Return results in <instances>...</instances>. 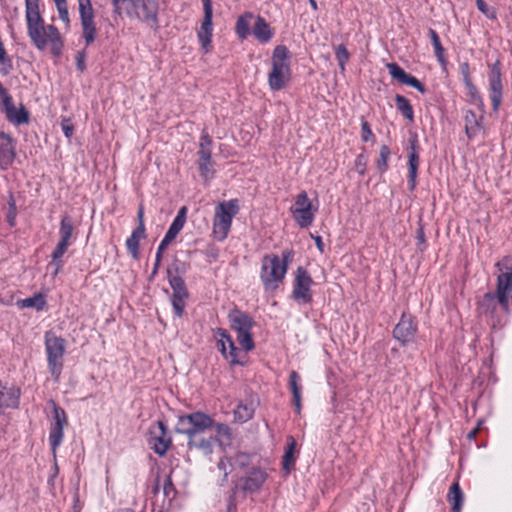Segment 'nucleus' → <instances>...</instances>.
Listing matches in <instances>:
<instances>
[{
	"instance_id": "9b49d317",
	"label": "nucleus",
	"mask_w": 512,
	"mask_h": 512,
	"mask_svg": "<svg viewBox=\"0 0 512 512\" xmlns=\"http://www.w3.org/2000/svg\"><path fill=\"white\" fill-rule=\"evenodd\" d=\"M172 438L168 428L162 421H157L150 425L148 433V444L150 448L158 455L163 456L169 449Z\"/></svg>"
},
{
	"instance_id": "4d7b16f0",
	"label": "nucleus",
	"mask_w": 512,
	"mask_h": 512,
	"mask_svg": "<svg viewBox=\"0 0 512 512\" xmlns=\"http://www.w3.org/2000/svg\"><path fill=\"white\" fill-rule=\"evenodd\" d=\"M85 52L82 51V52H79L76 56V61H77V67L80 71H83L85 69Z\"/></svg>"
},
{
	"instance_id": "39448f33",
	"label": "nucleus",
	"mask_w": 512,
	"mask_h": 512,
	"mask_svg": "<svg viewBox=\"0 0 512 512\" xmlns=\"http://www.w3.org/2000/svg\"><path fill=\"white\" fill-rule=\"evenodd\" d=\"M213 426L214 420L212 417L203 412H193L178 417L175 431L186 435L188 437V445H192L194 443V438L198 434L212 428Z\"/></svg>"
},
{
	"instance_id": "dca6fc26",
	"label": "nucleus",
	"mask_w": 512,
	"mask_h": 512,
	"mask_svg": "<svg viewBox=\"0 0 512 512\" xmlns=\"http://www.w3.org/2000/svg\"><path fill=\"white\" fill-rule=\"evenodd\" d=\"M266 479L265 470L253 467L239 480V487L245 492L254 493L262 487Z\"/></svg>"
},
{
	"instance_id": "7ed1b4c3",
	"label": "nucleus",
	"mask_w": 512,
	"mask_h": 512,
	"mask_svg": "<svg viewBox=\"0 0 512 512\" xmlns=\"http://www.w3.org/2000/svg\"><path fill=\"white\" fill-rule=\"evenodd\" d=\"M290 76V53L285 46L279 45L275 47L271 57V71L268 74L270 89L281 90L289 82Z\"/></svg>"
},
{
	"instance_id": "4468645a",
	"label": "nucleus",
	"mask_w": 512,
	"mask_h": 512,
	"mask_svg": "<svg viewBox=\"0 0 512 512\" xmlns=\"http://www.w3.org/2000/svg\"><path fill=\"white\" fill-rule=\"evenodd\" d=\"M214 337L217 342V347L224 358L230 364H239L240 360L237 348L227 331L219 328L214 332Z\"/></svg>"
},
{
	"instance_id": "a878e982",
	"label": "nucleus",
	"mask_w": 512,
	"mask_h": 512,
	"mask_svg": "<svg viewBox=\"0 0 512 512\" xmlns=\"http://www.w3.org/2000/svg\"><path fill=\"white\" fill-rule=\"evenodd\" d=\"M146 236L145 228L137 227L132 231L130 237L126 240V247L133 258H138L139 255V243L141 239Z\"/></svg>"
},
{
	"instance_id": "603ef678",
	"label": "nucleus",
	"mask_w": 512,
	"mask_h": 512,
	"mask_svg": "<svg viewBox=\"0 0 512 512\" xmlns=\"http://www.w3.org/2000/svg\"><path fill=\"white\" fill-rule=\"evenodd\" d=\"M403 84L411 86V87L417 89L421 93H425V91H426L423 84L417 78H415L414 76H412L410 74L407 75L406 80Z\"/></svg>"
},
{
	"instance_id": "49530a36",
	"label": "nucleus",
	"mask_w": 512,
	"mask_h": 512,
	"mask_svg": "<svg viewBox=\"0 0 512 512\" xmlns=\"http://www.w3.org/2000/svg\"><path fill=\"white\" fill-rule=\"evenodd\" d=\"M56 4V7H57V11H58V14H59V18L67 25L69 26L70 24V18H69V13H68V8H67V0L66 1H61V2H58V3H55Z\"/></svg>"
},
{
	"instance_id": "aec40b11",
	"label": "nucleus",
	"mask_w": 512,
	"mask_h": 512,
	"mask_svg": "<svg viewBox=\"0 0 512 512\" xmlns=\"http://www.w3.org/2000/svg\"><path fill=\"white\" fill-rule=\"evenodd\" d=\"M186 210V207H182L178 211L176 217L174 218L172 224L170 225L168 231L160 243V252L165 251V249L170 245V243L176 238L178 233L184 227L186 221Z\"/></svg>"
},
{
	"instance_id": "4be33fe9",
	"label": "nucleus",
	"mask_w": 512,
	"mask_h": 512,
	"mask_svg": "<svg viewBox=\"0 0 512 512\" xmlns=\"http://www.w3.org/2000/svg\"><path fill=\"white\" fill-rule=\"evenodd\" d=\"M229 321L231 328L237 332V334L245 333L251 330L252 328V319L240 312L233 311L229 314Z\"/></svg>"
},
{
	"instance_id": "393cba45",
	"label": "nucleus",
	"mask_w": 512,
	"mask_h": 512,
	"mask_svg": "<svg viewBox=\"0 0 512 512\" xmlns=\"http://www.w3.org/2000/svg\"><path fill=\"white\" fill-rule=\"evenodd\" d=\"M447 501L451 505L452 512H461L464 502V495L458 482H454L451 485L447 494Z\"/></svg>"
},
{
	"instance_id": "2eb2a0df",
	"label": "nucleus",
	"mask_w": 512,
	"mask_h": 512,
	"mask_svg": "<svg viewBox=\"0 0 512 512\" xmlns=\"http://www.w3.org/2000/svg\"><path fill=\"white\" fill-rule=\"evenodd\" d=\"M416 332L417 326L412 317L403 313L400 321L394 328L393 334L395 339L400 341L402 345H407L414 341Z\"/></svg>"
},
{
	"instance_id": "f03ea898",
	"label": "nucleus",
	"mask_w": 512,
	"mask_h": 512,
	"mask_svg": "<svg viewBox=\"0 0 512 512\" xmlns=\"http://www.w3.org/2000/svg\"><path fill=\"white\" fill-rule=\"evenodd\" d=\"M293 256L294 252L286 249L282 251L281 257L277 254H267L262 258L260 279L265 290L274 291L279 287L286 276Z\"/></svg>"
},
{
	"instance_id": "e433bc0d",
	"label": "nucleus",
	"mask_w": 512,
	"mask_h": 512,
	"mask_svg": "<svg viewBox=\"0 0 512 512\" xmlns=\"http://www.w3.org/2000/svg\"><path fill=\"white\" fill-rule=\"evenodd\" d=\"M49 403L53 408V423L51 425L65 427L68 423L66 412L53 400H51Z\"/></svg>"
},
{
	"instance_id": "0e129e2a",
	"label": "nucleus",
	"mask_w": 512,
	"mask_h": 512,
	"mask_svg": "<svg viewBox=\"0 0 512 512\" xmlns=\"http://www.w3.org/2000/svg\"><path fill=\"white\" fill-rule=\"evenodd\" d=\"M202 2L204 11L213 12L212 0H202Z\"/></svg>"
},
{
	"instance_id": "09e8293b",
	"label": "nucleus",
	"mask_w": 512,
	"mask_h": 512,
	"mask_svg": "<svg viewBox=\"0 0 512 512\" xmlns=\"http://www.w3.org/2000/svg\"><path fill=\"white\" fill-rule=\"evenodd\" d=\"M211 167V158H208L207 160L199 158V170L201 172L202 177L207 179L212 175Z\"/></svg>"
},
{
	"instance_id": "a211bd4d",
	"label": "nucleus",
	"mask_w": 512,
	"mask_h": 512,
	"mask_svg": "<svg viewBox=\"0 0 512 512\" xmlns=\"http://www.w3.org/2000/svg\"><path fill=\"white\" fill-rule=\"evenodd\" d=\"M489 90L493 110L497 111L502 102L501 69L499 63L493 64L489 75Z\"/></svg>"
},
{
	"instance_id": "72a5a7b5",
	"label": "nucleus",
	"mask_w": 512,
	"mask_h": 512,
	"mask_svg": "<svg viewBox=\"0 0 512 512\" xmlns=\"http://www.w3.org/2000/svg\"><path fill=\"white\" fill-rule=\"evenodd\" d=\"M252 18V13H246L238 18L236 22V33L241 39H245L248 36L250 20Z\"/></svg>"
},
{
	"instance_id": "412c9836",
	"label": "nucleus",
	"mask_w": 512,
	"mask_h": 512,
	"mask_svg": "<svg viewBox=\"0 0 512 512\" xmlns=\"http://www.w3.org/2000/svg\"><path fill=\"white\" fill-rule=\"evenodd\" d=\"M15 158V146L13 139L0 132V169H7Z\"/></svg>"
},
{
	"instance_id": "1a4fd4ad",
	"label": "nucleus",
	"mask_w": 512,
	"mask_h": 512,
	"mask_svg": "<svg viewBox=\"0 0 512 512\" xmlns=\"http://www.w3.org/2000/svg\"><path fill=\"white\" fill-rule=\"evenodd\" d=\"M290 212L299 227L308 228L314 221L317 207L313 206L308 194L302 191L295 196Z\"/></svg>"
},
{
	"instance_id": "7c9ffc66",
	"label": "nucleus",
	"mask_w": 512,
	"mask_h": 512,
	"mask_svg": "<svg viewBox=\"0 0 512 512\" xmlns=\"http://www.w3.org/2000/svg\"><path fill=\"white\" fill-rule=\"evenodd\" d=\"M64 437V427L51 425L49 432V443L53 454H56L57 448L61 445Z\"/></svg>"
},
{
	"instance_id": "0eeeda50",
	"label": "nucleus",
	"mask_w": 512,
	"mask_h": 512,
	"mask_svg": "<svg viewBox=\"0 0 512 512\" xmlns=\"http://www.w3.org/2000/svg\"><path fill=\"white\" fill-rule=\"evenodd\" d=\"M239 212L238 200L232 199L228 201L220 202L215 207V214L213 218V234L219 241H223L227 238L232 219Z\"/></svg>"
},
{
	"instance_id": "ddd939ff",
	"label": "nucleus",
	"mask_w": 512,
	"mask_h": 512,
	"mask_svg": "<svg viewBox=\"0 0 512 512\" xmlns=\"http://www.w3.org/2000/svg\"><path fill=\"white\" fill-rule=\"evenodd\" d=\"M313 280L310 274L302 267H298L295 272L293 282V298L301 303H309L312 300L311 286Z\"/></svg>"
},
{
	"instance_id": "680f3d73",
	"label": "nucleus",
	"mask_w": 512,
	"mask_h": 512,
	"mask_svg": "<svg viewBox=\"0 0 512 512\" xmlns=\"http://www.w3.org/2000/svg\"><path fill=\"white\" fill-rule=\"evenodd\" d=\"M11 95L7 91V89L0 82V105L6 100V97H10Z\"/></svg>"
},
{
	"instance_id": "6e6d98bb",
	"label": "nucleus",
	"mask_w": 512,
	"mask_h": 512,
	"mask_svg": "<svg viewBox=\"0 0 512 512\" xmlns=\"http://www.w3.org/2000/svg\"><path fill=\"white\" fill-rule=\"evenodd\" d=\"M61 128L64 135L70 138L73 135L74 127L69 119H63L61 122Z\"/></svg>"
},
{
	"instance_id": "cd10ccee",
	"label": "nucleus",
	"mask_w": 512,
	"mask_h": 512,
	"mask_svg": "<svg viewBox=\"0 0 512 512\" xmlns=\"http://www.w3.org/2000/svg\"><path fill=\"white\" fill-rule=\"evenodd\" d=\"M419 166V156L415 150L414 145L411 147V152L409 154V188L410 190H414L416 187V178H417V170Z\"/></svg>"
},
{
	"instance_id": "338daca9",
	"label": "nucleus",
	"mask_w": 512,
	"mask_h": 512,
	"mask_svg": "<svg viewBox=\"0 0 512 512\" xmlns=\"http://www.w3.org/2000/svg\"><path fill=\"white\" fill-rule=\"evenodd\" d=\"M468 92H469L471 97H473V98L477 97V90H476L475 86H474V90L473 89H468Z\"/></svg>"
},
{
	"instance_id": "a19ab883",
	"label": "nucleus",
	"mask_w": 512,
	"mask_h": 512,
	"mask_svg": "<svg viewBox=\"0 0 512 512\" xmlns=\"http://www.w3.org/2000/svg\"><path fill=\"white\" fill-rule=\"evenodd\" d=\"M214 443V438L209 437L207 439H202L198 441L196 437L194 438V443L192 445H189L190 447H195L201 449L205 454H211L212 453V447Z\"/></svg>"
},
{
	"instance_id": "37998d69",
	"label": "nucleus",
	"mask_w": 512,
	"mask_h": 512,
	"mask_svg": "<svg viewBox=\"0 0 512 512\" xmlns=\"http://www.w3.org/2000/svg\"><path fill=\"white\" fill-rule=\"evenodd\" d=\"M336 58H337L340 69L342 71H344L345 64L349 59V52L344 45H339L336 48Z\"/></svg>"
},
{
	"instance_id": "6ab92c4d",
	"label": "nucleus",
	"mask_w": 512,
	"mask_h": 512,
	"mask_svg": "<svg viewBox=\"0 0 512 512\" xmlns=\"http://www.w3.org/2000/svg\"><path fill=\"white\" fill-rule=\"evenodd\" d=\"M21 391L15 385L0 383V414L5 409H14L19 405Z\"/></svg>"
},
{
	"instance_id": "473e14b6",
	"label": "nucleus",
	"mask_w": 512,
	"mask_h": 512,
	"mask_svg": "<svg viewBox=\"0 0 512 512\" xmlns=\"http://www.w3.org/2000/svg\"><path fill=\"white\" fill-rule=\"evenodd\" d=\"M295 448H296L295 439L292 436L288 437L287 438V447L285 450V454L283 456V467L287 471H289L290 467L295 462V458H294Z\"/></svg>"
},
{
	"instance_id": "c756f323",
	"label": "nucleus",
	"mask_w": 512,
	"mask_h": 512,
	"mask_svg": "<svg viewBox=\"0 0 512 512\" xmlns=\"http://www.w3.org/2000/svg\"><path fill=\"white\" fill-rule=\"evenodd\" d=\"M215 432L217 441L221 446H229L233 439V434L231 428L224 423H217L215 425Z\"/></svg>"
},
{
	"instance_id": "bf43d9fd",
	"label": "nucleus",
	"mask_w": 512,
	"mask_h": 512,
	"mask_svg": "<svg viewBox=\"0 0 512 512\" xmlns=\"http://www.w3.org/2000/svg\"><path fill=\"white\" fill-rule=\"evenodd\" d=\"M162 253L163 252H160V246H159L157 249V253H156V259H155L154 269H153V273H152L153 275L157 273V270H158L160 262H161Z\"/></svg>"
},
{
	"instance_id": "de8ad7c7",
	"label": "nucleus",
	"mask_w": 512,
	"mask_h": 512,
	"mask_svg": "<svg viewBox=\"0 0 512 512\" xmlns=\"http://www.w3.org/2000/svg\"><path fill=\"white\" fill-rule=\"evenodd\" d=\"M250 463V455L246 453H237L233 459V465L234 467L244 468L248 466Z\"/></svg>"
},
{
	"instance_id": "4c0bfd02",
	"label": "nucleus",
	"mask_w": 512,
	"mask_h": 512,
	"mask_svg": "<svg viewBox=\"0 0 512 512\" xmlns=\"http://www.w3.org/2000/svg\"><path fill=\"white\" fill-rule=\"evenodd\" d=\"M211 138L208 134H203L200 138V147L198 151L199 158L203 160H207L208 158H211Z\"/></svg>"
},
{
	"instance_id": "864d4df0",
	"label": "nucleus",
	"mask_w": 512,
	"mask_h": 512,
	"mask_svg": "<svg viewBox=\"0 0 512 512\" xmlns=\"http://www.w3.org/2000/svg\"><path fill=\"white\" fill-rule=\"evenodd\" d=\"M367 159L363 154H359L355 159V169L360 174L363 175L366 170Z\"/></svg>"
},
{
	"instance_id": "c85d7f7f",
	"label": "nucleus",
	"mask_w": 512,
	"mask_h": 512,
	"mask_svg": "<svg viewBox=\"0 0 512 512\" xmlns=\"http://www.w3.org/2000/svg\"><path fill=\"white\" fill-rule=\"evenodd\" d=\"M187 298V291H176L172 293L171 303L173 306L174 313L177 317H181L183 315Z\"/></svg>"
},
{
	"instance_id": "13d9d810",
	"label": "nucleus",
	"mask_w": 512,
	"mask_h": 512,
	"mask_svg": "<svg viewBox=\"0 0 512 512\" xmlns=\"http://www.w3.org/2000/svg\"><path fill=\"white\" fill-rule=\"evenodd\" d=\"M9 207H10V211H9V222L11 225H14V218H15V214H16V206H15V202L14 200L11 199V201L9 202Z\"/></svg>"
},
{
	"instance_id": "2f4dec72",
	"label": "nucleus",
	"mask_w": 512,
	"mask_h": 512,
	"mask_svg": "<svg viewBox=\"0 0 512 512\" xmlns=\"http://www.w3.org/2000/svg\"><path fill=\"white\" fill-rule=\"evenodd\" d=\"M234 420L239 423H244L253 417L254 409L251 405L239 404L234 409Z\"/></svg>"
},
{
	"instance_id": "ea45409f",
	"label": "nucleus",
	"mask_w": 512,
	"mask_h": 512,
	"mask_svg": "<svg viewBox=\"0 0 512 512\" xmlns=\"http://www.w3.org/2000/svg\"><path fill=\"white\" fill-rule=\"evenodd\" d=\"M387 69L392 78L404 83L408 73H406L398 64L389 63L387 64Z\"/></svg>"
},
{
	"instance_id": "69168bd1",
	"label": "nucleus",
	"mask_w": 512,
	"mask_h": 512,
	"mask_svg": "<svg viewBox=\"0 0 512 512\" xmlns=\"http://www.w3.org/2000/svg\"><path fill=\"white\" fill-rule=\"evenodd\" d=\"M314 240H315V243H316L318 249L322 252L324 245H323L321 237L320 236H316V237H314Z\"/></svg>"
},
{
	"instance_id": "bb28decb",
	"label": "nucleus",
	"mask_w": 512,
	"mask_h": 512,
	"mask_svg": "<svg viewBox=\"0 0 512 512\" xmlns=\"http://www.w3.org/2000/svg\"><path fill=\"white\" fill-rule=\"evenodd\" d=\"M301 379L296 371H292L289 376V387L293 395V402L297 413L301 411Z\"/></svg>"
},
{
	"instance_id": "6e6552de",
	"label": "nucleus",
	"mask_w": 512,
	"mask_h": 512,
	"mask_svg": "<svg viewBox=\"0 0 512 512\" xmlns=\"http://www.w3.org/2000/svg\"><path fill=\"white\" fill-rule=\"evenodd\" d=\"M45 350L49 371L55 380H58L63 368V356L66 346L65 340L52 332L45 334Z\"/></svg>"
},
{
	"instance_id": "79ce46f5",
	"label": "nucleus",
	"mask_w": 512,
	"mask_h": 512,
	"mask_svg": "<svg viewBox=\"0 0 512 512\" xmlns=\"http://www.w3.org/2000/svg\"><path fill=\"white\" fill-rule=\"evenodd\" d=\"M237 341L246 351H250L254 348V341L252 339L250 331L237 334Z\"/></svg>"
},
{
	"instance_id": "3c124183",
	"label": "nucleus",
	"mask_w": 512,
	"mask_h": 512,
	"mask_svg": "<svg viewBox=\"0 0 512 512\" xmlns=\"http://www.w3.org/2000/svg\"><path fill=\"white\" fill-rule=\"evenodd\" d=\"M361 139L364 142L374 140V134L370 128V125L365 120H362V123H361Z\"/></svg>"
},
{
	"instance_id": "f704fd0d",
	"label": "nucleus",
	"mask_w": 512,
	"mask_h": 512,
	"mask_svg": "<svg viewBox=\"0 0 512 512\" xmlns=\"http://www.w3.org/2000/svg\"><path fill=\"white\" fill-rule=\"evenodd\" d=\"M46 304L45 298L41 294H36L32 297L25 298L19 302L20 307L35 308L40 311Z\"/></svg>"
},
{
	"instance_id": "a18cd8bd",
	"label": "nucleus",
	"mask_w": 512,
	"mask_h": 512,
	"mask_svg": "<svg viewBox=\"0 0 512 512\" xmlns=\"http://www.w3.org/2000/svg\"><path fill=\"white\" fill-rule=\"evenodd\" d=\"M477 8L480 12H482L489 19H496L497 14L494 8L489 7L484 0H476Z\"/></svg>"
},
{
	"instance_id": "b1692460",
	"label": "nucleus",
	"mask_w": 512,
	"mask_h": 512,
	"mask_svg": "<svg viewBox=\"0 0 512 512\" xmlns=\"http://www.w3.org/2000/svg\"><path fill=\"white\" fill-rule=\"evenodd\" d=\"M253 35L259 42L267 43L272 39L274 32L267 21L259 16L253 26Z\"/></svg>"
},
{
	"instance_id": "052dcab7",
	"label": "nucleus",
	"mask_w": 512,
	"mask_h": 512,
	"mask_svg": "<svg viewBox=\"0 0 512 512\" xmlns=\"http://www.w3.org/2000/svg\"><path fill=\"white\" fill-rule=\"evenodd\" d=\"M227 463H229V461L227 459H221L218 463V468L219 470L223 471L224 473V477L226 478L229 471L227 470Z\"/></svg>"
},
{
	"instance_id": "9d476101",
	"label": "nucleus",
	"mask_w": 512,
	"mask_h": 512,
	"mask_svg": "<svg viewBox=\"0 0 512 512\" xmlns=\"http://www.w3.org/2000/svg\"><path fill=\"white\" fill-rule=\"evenodd\" d=\"M501 272L497 278V299L504 310L508 311L512 292V258L506 257L496 264Z\"/></svg>"
},
{
	"instance_id": "8fccbe9b",
	"label": "nucleus",
	"mask_w": 512,
	"mask_h": 512,
	"mask_svg": "<svg viewBox=\"0 0 512 512\" xmlns=\"http://www.w3.org/2000/svg\"><path fill=\"white\" fill-rule=\"evenodd\" d=\"M169 284H170L173 292H176V291H187L183 279L181 277H179V276H176V275L175 276H171V275H169Z\"/></svg>"
},
{
	"instance_id": "58836bf2",
	"label": "nucleus",
	"mask_w": 512,
	"mask_h": 512,
	"mask_svg": "<svg viewBox=\"0 0 512 512\" xmlns=\"http://www.w3.org/2000/svg\"><path fill=\"white\" fill-rule=\"evenodd\" d=\"M390 149L388 146L383 145L380 148L379 158L377 160V167L381 172H384L388 167V161L390 158Z\"/></svg>"
},
{
	"instance_id": "774afa93",
	"label": "nucleus",
	"mask_w": 512,
	"mask_h": 512,
	"mask_svg": "<svg viewBox=\"0 0 512 512\" xmlns=\"http://www.w3.org/2000/svg\"><path fill=\"white\" fill-rule=\"evenodd\" d=\"M478 429H479V428H476V429L472 430V431L468 434V437H469L470 439L474 438V437L476 436L477 432H478Z\"/></svg>"
},
{
	"instance_id": "c9c22d12",
	"label": "nucleus",
	"mask_w": 512,
	"mask_h": 512,
	"mask_svg": "<svg viewBox=\"0 0 512 512\" xmlns=\"http://www.w3.org/2000/svg\"><path fill=\"white\" fill-rule=\"evenodd\" d=\"M396 105L398 110L406 117L408 120L412 121L414 118L413 108L409 101L401 95H396Z\"/></svg>"
},
{
	"instance_id": "5701e85b",
	"label": "nucleus",
	"mask_w": 512,
	"mask_h": 512,
	"mask_svg": "<svg viewBox=\"0 0 512 512\" xmlns=\"http://www.w3.org/2000/svg\"><path fill=\"white\" fill-rule=\"evenodd\" d=\"M212 17L213 12L204 11V18L202 21L201 28L198 32V39L205 51L209 50L212 36Z\"/></svg>"
},
{
	"instance_id": "423d86ee",
	"label": "nucleus",
	"mask_w": 512,
	"mask_h": 512,
	"mask_svg": "<svg viewBox=\"0 0 512 512\" xmlns=\"http://www.w3.org/2000/svg\"><path fill=\"white\" fill-rule=\"evenodd\" d=\"M59 241L51 253L50 267L54 269L53 275L56 276L63 266L61 258L66 253L69 246L72 245L74 236V225L72 218L68 215H64L60 221L59 227Z\"/></svg>"
},
{
	"instance_id": "e2e57ef3",
	"label": "nucleus",
	"mask_w": 512,
	"mask_h": 512,
	"mask_svg": "<svg viewBox=\"0 0 512 512\" xmlns=\"http://www.w3.org/2000/svg\"><path fill=\"white\" fill-rule=\"evenodd\" d=\"M137 217H138V222H139L138 227L145 228V225H144V208H143L142 205L138 209Z\"/></svg>"
},
{
	"instance_id": "f257e3e1",
	"label": "nucleus",
	"mask_w": 512,
	"mask_h": 512,
	"mask_svg": "<svg viewBox=\"0 0 512 512\" xmlns=\"http://www.w3.org/2000/svg\"><path fill=\"white\" fill-rule=\"evenodd\" d=\"M27 33L38 50L50 48V52L59 57L64 46L59 30L53 25H45L41 17L38 0H25Z\"/></svg>"
},
{
	"instance_id": "5fc2aeb1",
	"label": "nucleus",
	"mask_w": 512,
	"mask_h": 512,
	"mask_svg": "<svg viewBox=\"0 0 512 512\" xmlns=\"http://www.w3.org/2000/svg\"><path fill=\"white\" fill-rule=\"evenodd\" d=\"M461 71H462L463 80H464V83H465L467 89H473L474 90V85L472 84V81H471V78H470L469 66H468L467 63H464V64L461 65Z\"/></svg>"
},
{
	"instance_id": "20e7f679",
	"label": "nucleus",
	"mask_w": 512,
	"mask_h": 512,
	"mask_svg": "<svg viewBox=\"0 0 512 512\" xmlns=\"http://www.w3.org/2000/svg\"><path fill=\"white\" fill-rule=\"evenodd\" d=\"M116 10L126 4L125 12L131 19H137L151 26L158 23V2L156 0H113Z\"/></svg>"
},
{
	"instance_id": "c03bdc74",
	"label": "nucleus",
	"mask_w": 512,
	"mask_h": 512,
	"mask_svg": "<svg viewBox=\"0 0 512 512\" xmlns=\"http://www.w3.org/2000/svg\"><path fill=\"white\" fill-rule=\"evenodd\" d=\"M429 36L432 41L433 47L435 49V54L438 58H441L444 52V49L442 47V44L440 42V38L435 30L429 29Z\"/></svg>"
},
{
	"instance_id": "f3484780",
	"label": "nucleus",
	"mask_w": 512,
	"mask_h": 512,
	"mask_svg": "<svg viewBox=\"0 0 512 512\" xmlns=\"http://www.w3.org/2000/svg\"><path fill=\"white\" fill-rule=\"evenodd\" d=\"M1 111L5 114L6 119L14 125L18 126L29 122V112L23 105L17 108L12 96L6 97V100L1 104Z\"/></svg>"
},
{
	"instance_id": "f8f14e48",
	"label": "nucleus",
	"mask_w": 512,
	"mask_h": 512,
	"mask_svg": "<svg viewBox=\"0 0 512 512\" xmlns=\"http://www.w3.org/2000/svg\"><path fill=\"white\" fill-rule=\"evenodd\" d=\"M78 6L83 38L88 46L95 41L97 35V29L94 21V10L91 0H78Z\"/></svg>"
}]
</instances>
